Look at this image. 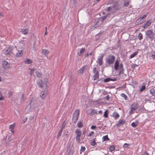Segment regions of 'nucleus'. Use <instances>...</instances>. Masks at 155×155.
<instances>
[{
  "instance_id": "6",
  "label": "nucleus",
  "mask_w": 155,
  "mask_h": 155,
  "mask_svg": "<svg viewBox=\"0 0 155 155\" xmlns=\"http://www.w3.org/2000/svg\"><path fill=\"white\" fill-rule=\"evenodd\" d=\"M154 34L151 30H148L147 32V35L151 40H152L154 37Z\"/></svg>"
},
{
  "instance_id": "38",
  "label": "nucleus",
  "mask_w": 155,
  "mask_h": 155,
  "mask_svg": "<svg viewBox=\"0 0 155 155\" xmlns=\"http://www.w3.org/2000/svg\"><path fill=\"white\" fill-rule=\"evenodd\" d=\"M63 130H62V129H60V130H59L58 134L57 135V137L58 138L61 135V134Z\"/></svg>"
},
{
  "instance_id": "50",
  "label": "nucleus",
  "mask_w": 155,
  "mask_h": 155,
  "mask_svg": "<svg viewBox=\"0 0 155 155\" xmlns=\"http://www.w3.org/2000/svg\"><path fill=\"white\" fill-rule=\"evenodd\" d=\"M65 126V124H64V123H63V124L62 125V127L61 128V129H62V130H63V129L64 128Z\"/></svg>"
},
{
  "instance_id": "1",
  "label": "nucleus",
  "mask_w": 155,
  "mask_h": 155,
  "mask_svg": "<svg viewBox=\"0 0 155 155\" xmlns=\"http://www.w3.org/2000/svg\"><path fill=\"white\" fill-rule=\"evenodd\" d=\"M120 61L116 60L114 64V69L116 71L118 70H119V74L123 73L124 68L123 65L122 63H120Z\"/></svg>"
},
{
  "instance_id": "19",
  "label": "nucleus",
  "mask_w": 155,
  "mask_h": 155,
  "mask_svg": "<svg viewBox=\"0 0 155 155\" xmlns=\"http://www.w3.org/2000/svg\"><path fill=\"white\" fill-rule=\"evenodd\" d=\"M28 30L27 29H22L21 32L24 35H26L28 33Z\"/></svg>"
},
{
  "instance_id": "26",
  "label": "nucleus",
  "mask_w": 155,
  "mask_h": 155,
  "mask_svg": "<svg viewBox=\"0 0 155 155\" xmlns=\"http://www.w3.org/2000/svg\"><path fill=\"white\" fill-rule=\"evenodd\" d=\"M138 53V51H136L134 52L129 57V58L131 59L133 58Z\"/></svg>"
},
{
  "instance_id": "12",
  "label": "nucleus",
  "mask_w": 155,
  "mask_h": 155,
  "mask_svg": "<svg viewBox=\"0 0 155 155\" xmlns=\"http://www.w3.org/2000/svg\"><path fill=\"white\" fill-rule=\"evenodd\" d=\"M125 123V120H120L118 121V123L117 124V127H118L124 124Z\"/></svg>"
},
{
  "instance_id": "41",
  "label": "nucleus",
  "mask_w": 155,
  "mask_h": 155,
  "mask_svg": "<svg viewBox=\"0 0 155 155\" xmlns=\"http://www.w3.org/2000/svg\"><path fill=\"white\" fill-rule=\"evenodd\" d=\"M35 70V69H31L30 72V74L31 75H32L34 74V72Z\"/></svg>"
},
{
  "instance_id": "20",
  "label": "nucleus",
  "mask_w": 155,
  "mask_h": 155,
  "mask_svg": "<svg viewBox=\"0 0 155 155\" xmlns=\"http://www.w3.org/2000/svg\"><path fill=\"white\" fill-rule=\"evenodd\" d=\"M85 50L84 48H81V49L79 52L78 54V55L80 56H82V54L85 52Z\"/></svg>"
},
{
  "instance_id": "36",
  "label": "nucleus",
  "mask_w": 155,
  "mask_h": 155,
  "mask_svg": "<svg viewBox=\"0 0 155 155\" xmlns=\"http://www.w3.org/2000/svg\"><path fill=\"white\" fill-rule=\"evenodd\" d=\"M107 112L108 110H107L104 112V114L103 115V116L105 118H107L108 117V113H107Z\"/></svg>"
},
{
  "instance_id": "10",
  "label": "nucleus",
  "mask_w": 155,
  "mask_h": 155,
  "mask_svg": "<svg viewBox=\"0 0 155 155\" xmlns=\"http://www.w3.org/2000/svg\"><path fill=\"white\" fill-rule=\"evenodd\" d=\"M104 57V55H103L101 57L99 58L97 61V63L99 66H101L103 64V59Z\"/></svg>"
},
{
  "instance_id": "60",
  "label": "nucleus",
  "mask_w": 155,
  "mask_h": 155,
  "mask_svg": "<svg viewBox=\"0 0 155 155\" xmlns=\"http://www.w3.org/2000/svg\"><path fill=\"white\" fill-rule=\"evenodd\" d=\"M47 31H46L45 32V35H47Z\"/></svg>"
},
{
  "instance_id": "45",
  "label": "nucleus",
  "mask_w": 155,
  "mask_h": 155,
  "mask_svg": "<svg viewBox=\"0 0 155 155\" xmlns=\"http://www.w3.org/2000/svg\"><path fill=\"white\" fill-rule=\"evenodd\" d=\"M44 93L43 92H42L41 93V97L43 99L44 97H45V96H44Z\"/></svg>"
},
{
  "instance_id": "29",
  "label": "nucleus",
  "mask_w": 155,
  "mask_h": 155,
  "mask_svg": "<svg viewBox=\"0 0 155 155\" xmlns=\"http://www.w3.org/2000/svg\"><path fill=\"white\" fill-rule=\"evenodd\" d=\"M116 80H112L111 79H110V78H107L106 79H104V82H108L109 81H114Z\"/></svg>"
},
{
  "instance_id": "47",
  "label": "nucleus",
  "mask_w": 155,
  "mask_h": 155,
  "mask_svg": "<svg viewBox=\"0 0 155 155\" xmlns=\"http://www.w3.org/2000/svg\"><path fill=\"white\" fill-rule=\"evenodd\" d=\"M96 127V126H94V125H93V126H92L91 127V128L92 129H95Z\"/></svg>"
},
{
  "instance_id": "61",
  "label": "nucleus",
  "mask_w": 155,
  "mask_h": 155,
  "mask_svg": "<svg viewBox=\"0 0 155 155\" xmlns=\"http://www.w3.org/2000/svg\"><path fill=\"white\" fill-rule=\"evenodd\" d=\"M0 16H3V15L2 14H1V13H0Z\"/></svg>"
},
{
  "instance_id": "15",
  "label": "nucleus",
  "mask_w": 155,
  "mask_h": 155,
  "mask_svg": "<svg viewBox=\"0 0 155 155\" xmlns=\"http://www.w3.org/2000/svg\"><path fill=\"white\" fill-rule=\"evenodd\" d=\"M15 125V124L14 123L13 124L10 125L9 126V128L10 129L11 131L13 134H14V128Z\"/></svg>"
},
{
  "instance_id": "2",
  "label": "nucleus",
  "mask_w": 155,
  "mask_h": 155,
  "mask_svg": "<svg viewBox=\"0 0 155 155\" xmlns=\"http://www.w3.org/2000/svg\"><path fill=\"white\" fill-rule=\"evenodd\" d=\"M13 56H15L17 57H21L23 55V51L22 50H18L16 47L13 48Z\"/></svg>"
},
{
  "instance_id": "25",
  "label": "nucleus",
  "mask_w": 155,
  "mask_h": 155,
  "mask_svg": "<svg viewBox=\"0 0 155 155\" xmlns=\"http://www.w3.org/2000/svg\"><path fill=\"white\" fill-rule=\"evenodd\" d=\"M150 92L151 94L152 95V96H155V90L153 88L151 89L150 90Z\"/></svg>"
},
{
  "instance_id": "58",
  "label": "nucleus",
  "mask_w": 155,
  "mask_h": 155,
  "mask_svg": "<svg viewBox=\"0 0 155 155\" xmlns=\"http://www.w3.org/2000/svg\"><path fill=\"white\" fill-rule=\"evenodd\" d=\"M24 94H22V96H21V98H22V99H24Z\"/></svg>"
},
{
  "instance_id": "54",
  "label": "nucleus",
  "mask_w": 155,
  "mask_h": 155,
  "mask_svg": "<svg viewBox=\"0 0 155 155\" xmlns=\"http://www.w3.org/2000/svg\"><path fill=\"white\" fill-rule=\"evenodd\" d=\"M141 155H149V154L145 152L142 154Z\"/></svg>"
},
{
  "instance_id": "11",
  "label": "nucleus",
  "mask_w": 155,
  "mask_h": 155,
  "mask_svg": "<svg viewBox=\"0 0 155 155\" xmlns=\"http://www.w3.org/2000/svg\"><path fill=\"white\" fill-rule=\"evenodd\" d=\"M151 23V21L150 20H149L147 21L146 23H145L143 27L144 28H146L148 26H150Z\"/></svg>"
},
{
  "instance_id": "24",
  "label": "nucleus",
  "mask_w": 155,
  "mask_h": 155,
  "mask_svg": "<svg viewBox=\"0 0 155 155\" xmlns=\"http://www.w3.org/2000/svg\"><path fill=\"white\" fill-rule=\"evenodd\" d=\"M113 116L115 119H117L119 116V114L116 112H114L113 114Z\"/></svg>"
},
{
  "instance_id": "5",
  "label": "nucleus",
  "mask_w": 155,
  "mask_h": 155,
  "mask_svg": "<svg viewBox=\"0 0 155 155\" xmlns=\"http://www.w3.org/2000/svg\"><path fill=\"white\" fill-rule=\"evenodd\" d=\"M137 104L134 103L132 104L130 107V110L129 112L130 114H132L134 113V111L137 108Z\"/></svg>"
},
{
  "instance_id": "44",
  "label": "nucleus",
  "mask_w": 155,
  "mask_h": 155,
  "mask_svg": "<svg viewBox=\"0 0 155 155\" xmlns=\"http://www.w3.org/2000/svg\"><path fill=\"white\" fill-rule=\"evenodd\" d=\"M129 4V2H128L125 3H124V7H127L128 6Z\"/></svg>"
},
{
  "instance_id": "13",
  "label": "nucleus",
  "mask_w": 155,
  "mask_h": 155,
  "mask_svg": "<svg viewBox=\"0 0 155 155\" xmlns=\"http://www.w3.org/2000/svg\"><path fill=\"white\" fill-rule=\"evenodd\" d=\"M42 53L45 56L47 57L48 54L50 53L49 51L46 49H43L42 51Z\"/></svg>"
},
{
  "instance_id": "40",
  "label": "nucleus",
  "mask_w": 155,
  "mask_h": 155,
  "mask_svg": "<svg viewBox=\"0 0 155 155\" xmlns=\"http://www.w3.org/2000/svg\"><path fill=\"white\" fill-rule=\"evenodd\" d=\"M81 136H76V140L78 143H80L81 141L80 138Z\"/></svg>"
},
{
  "instance_id": "64",
  "label": "nucleus",
  "mask_w": 155,
  "mask_h": 155,
  "mask_svg": "<svg viewBox=\"0 0 155 155\" xmlns=\"http://www.w3.org/2000/svg\"><path fill=\"white\" fill-rule=\"evenodd\" d=\"M92 53H90L89 54L90 55H92Z\"/></svg>"
},
{
  "instance_id": "14",
  "label": "nucleus",
  "mask_w": 155,
  "mask_h": 155,
  "mask_svg": "<svg viewBox=\"0 0 155 155\" xmlns=\"http://www.w3.org/2000/svg\"><path fill=\"white\" fill-rule=\"evenodd\" d=\"M24 62L25 64H29L32 63V61L28 58H26L25 59Z\"/></svg>"
},
{
  "instance_id": "30",
  "label": "nucleus",
  "mask_w": 155,
  "mask_h": 155,
  "mask_svg": "<svg viewBox=\"0 0 155 155\" xmlns=\"http://www.w3.org/2000/svg\"><path fill=\"white\" fill-rule=\"evenodd\" d=\"M102 140H103V141H104L105 140H109V139L107 135L106 136H104L102 137Z\"/></svg>"
},
{
  "instance_id": "56",
  "label": "nucleus",
  "mask_w": 155,
  "mask_h": 155,
  "mask_svg": "<svg viewBox=\"0 0 155 155\" xmlns=\"http://www.w3.org/2000/svg\"><path fill=\"white\" fill-rule=\"evenodd\" d=\"M46 82L48 83V79L47 78H45L44 80Z\"/></svg>"
},
{
  "instance_id": "51",
  "label": "nucleus",
  "mask_w": 155,
  "mask_h": 155,
  "mask_svg": "<svg viewBox=\"0 0 155 155\" xmlns=\"http://www.w3.org/2000/svg\"><path fill=\"white\" fill-rule=\"evenodd\" d=\"M111 8V7H108L107 10V11H110V10Z\"/></svg>"
},
{
  "instance_id": "28",
  "label": "nucleus",
  "mask_w": 155,
  "mask_h": 155,
  "mask_svg": "<svg viewBox=\"0 0 155 155\" xmlns=\"http://www.w3.org/2000/svg\"><path fill=\"white\" fill-rule=\"evenodd\" d=\"M96 140V138H95L94 139V140L90 143L91 145V146H95L96 145V143L95 142Z\"/></svg>"
},
{
  "instance_id": "33",
  "label": "nucleus",
  "mask_w": 155,
  "mask_h": 155,
  "mask_svg": "<svg viewBox=\"0 0 155 155\" xmlns=\"http://www.w3.org/2000/svg\"><path fill=\"white\" fill-rule=\"evenodd\" d=\"M138 38L140 40H141L143 39V35L141 33H140L138 35Z\"/></svg>"
},
{
  "instance_id": "22",
  "label": "nucleus",
  "mask_w": 155,
  "mask_h": 155,
  "mask_svg": "<svg viewBox=\"0 0 155 155\" xmlns=\"http://www.w3.org/2000/svg\"><path fill=\"white\" fill-rule=\"evenodd\" d=\"M138 123V121L136 120L135 122H133L131 123V126L133 127H135L137 126Z\"/></svg>"
},
{
  "instance_id": "3",
  "label": "nucleus",
  "mask_w": 155,
  "mask_h": 155,
  "mask_svg": "<svg viewBox=\"0 0 155 155\" xmlns=\"http://www.w3.org/2000/svg\"><path fill=\"white\" fill-rule=\"evenodd\" d=\"M115 57L113 55L110 54L107 56L106 60V63L109 65L112 64L114 62Z\"/></svg>"
},
{
  "instance_id": "34",
  "label": "nucleus",
  "mask_w": 155,
  "mask_h": 155,
  "mask_svg": "<svg viewBox=\"0 0 155 155\" xmlns=\"http://www.w3.org/2000/svg\"><path fill=\"white\" fill-rule=\"evenodd\" d=\"M120 95L122 97H123L125 100H127V97L126 95L122 93Z\"/></svg>"
},
{
  "instance_id": "53",
  "label": "nucleus",
  "mask_w": 155,
  "mask_h": 155,
  "mask_svg": "<svg viewBox=\"0 0 155 155\" xmlns=\"http://www.w3.org/2000/svg\"><path fill=\"white\" fill-rule=\"evenodd\" d=\"M4 97L3 96H1V97H0V100H4Z\"/></svg>"
},
{
  "instance_id": "21",
  "label": "nucleus",
  "mask_w": 155,
  "mask_h": 155,
  "mask_svg": "<svg viewBox=\"0 0 155 155\" xmlns=\"http://www.w3.org/2000/svg\"><path fill=\"white\" fill-rule=\"evenodd\" d=\"M35 73L38 78H42V74L40 72L36 71Z\"/></svg>"
},
{
  "instance_id": "16",
  "label": "nucleus",
  "mask_w": 155,
  "mask_h": 155,
  "mask_svg": "<svg viewBox=\"0 0 155 155\" xmlns=\"http://www.w3.org/2000/svg\"><path fill=\"white\" fill-rule=\"evenodd\" d=\"M37 84L41 87H43V83L42 80L41 79L38 80L37 81Z\"/></svg>"
},
{
  "instance_id": "39",
  "label": "nucleus",
  "mask_w": 155,
  "mask_h": 155,
  "mask_svg": "<svg viewBox=\"0 0 155 155\" xmlns=\"http://www.w3.org/2000/svg\"><path fill=\"white\" fill-rule=\"evenodd\" d=\"M145 89V84L142 86L140 89V92H142Z\"/></svg>"
},
{
  "instance_id": "18",
  "label": "nucleus",
  "mask_w": 155,
  "mask_h": 155,
  "mask_svg": "<svg viewBox=\"0 0 155 155\" xmlns=\"http://www.w3.org/2000/svg\"><path fill=\"white\" fill-rule=\"evenodd\" d=\"M79 114L80 110L78 109H77L75 110L73 114V116L78 117Z\"/></svg>"
},
{
  "instance_id": "4",
  "label": "nucleus",
  "mask_w": 155,
  "mask_h": 155,
  "mask_svg": "<svg viewBox=\"0 0 155 155\" xmlns=\"http://www.w3.org/2000/svg\"><path fill=\"white\" fill-rule=\"evenodd\" d=\"M86 113L87 114L92 116L94 114H97V110L90 108L87 110Z\"/></svg>"
},
{
  "instance_id": "37",
  "label": "nucleus",
  "mask_w": 155,
  "mask_h": 155,
  "mask_svg": "<svg viewBox=\"0 0 155 155\" xmlns=\"http://www.w3.org/2000/svg\"><path fill=\"white\" fill-rule=\"evenodd\" d=\"M85 147H81V149L80 150V153H81L82 152L85 151Z\"/></svg>"
},
{
  "instance_id": "43",
  "label": "nucleus",
  "mask_w": 155,
  "mask_h": 155,
  "mask_svg": "<svg viewBox=\"0 0 155 155\" xmlns=\"http://www.w3.org/2000/svg\"><path fill=\"white\" fill-rule=\"evenodd\" d=\"M94 134V131H92L88 135V137H90L93 135Z\"/></svg>"
},
{
  "instance_id": "8",
  "label": "nucleus",
  "mask_w": 155,
  "mask_h": 155,
  "mask_svg": "<svg viewBox=\"0 0 155 155\" xmlns=\"http://www.w3.org/2000/svg\"><path fill=\"white\" fill-rule=\"evenodd\" d=\"M2 66L5 69H8L10 67V64L7 61H2Z\"/></svg>"
},
{
  "instance_id": "46",
  "label": "nucleus",
  "mask_w": 155,
  "mask_h": 155,
  "mask_svg": "<svg viewBox=\"0 0 155 155\" xmlns=\"http://www.w3.org/2000/svg\"><path fill=\"white\" fill-rule=\"evenodd\" d=\"M138 65L136 64H133L131 65V67L133 68H135V67H137Z\"/></svg>"
},
{
  "instance_id": "63",
  "label": "nucleus",
  "mask_w": 155,
  "mask_h": 155,
  "mask_svg": "<svg viewBox=\"0 0 155 155\" xmlns=\"http://www.w3.org/2000/svg\"><path fill=\"white\" fill-rule=\"evenodd\" d=\"M153 46H154V47H155V43H154L153 44Z\"/></svg>"
},
{
  "instance_id": "55",
  "label": "nucleus",
  "mask_w": 155,
  "mask_h": 155,
  "mask_svg": "<svg viewBox=\"0 0 155 155\" xmlns=\"http://www.w3.org/2000/svg\"><path fill=\"white\" fill-rule=\"evenodd\" d=\"M96 68H94L93 71L94 73H95L97 71H96Z\"/></svg>"
},
{
  "instance_id": "17",
  "label": "nucleus",
  "mask_w": 155,
  "mask_h": 155,
  "mask_svg": "<svg viewBox=\"0 0 155 155\" xmlns=\"http://www.w3.org/2000/svg\"><path fill=\"white\" fill-rule=\"evenodd\" d=\"M94 73L95 74L93 78L94 81L98 79L99 78V72L98 71H97L96 72Z\"/></svg>"
},
{
  "instance_id": "52",
  "label": "nucleus",
  "mask_w": 155,
  "mask_h": 155,
  "mask_svg": "<svg viewBox=\"0 0 155 155\" xmlns=\"http://www.w3.org/2000/svg\"><path fill=\"white\" fill-rule=\"evenodd\" d=\"M106 17H107V16H104L102 18V21H103L105 19H106Z\"/></svg>"
},
{
  "instance_id": "57",
  "label": "nucleus",
  "mask_w": 155,
  "mask_h": 155,
  "mask_svg": "<svg viewBox=\"0 0 155 155\" xmlns=\"http://www.w3.org/2000/svg\"><path fill=\"white\" fill-rule=\"evenodd\" d=\"M102 111H101V110H100V111H99V114H102Z\"/></svg>"
},
{
  "instance_id": "31",
  "label": "nucleus",
  "mask_w": 155,
  "mask_h": 155,
  "mask_svg": "<svg viewBox=\"0 0 155 155\" xmlns=\"http://www.w3.org/2000/svg\"><path fill=\"white\" fill-rule=\"evenodd\" d=\"M151 57L154 60L155 59V51H152L151 52Z\"/></svg>"
},
{
  "instance_id": "7",
  "label": "nucleus",
  "mask_w": 155,
  "mask_h": 155,
  "mask_svg": "<svg viewBox=\"0 0 155 155\" xmlns=\"http://www.w3.org/2000/svg\"><path fill=\"white\" fill-rule=\"evenodd\" d=\"M13 48H10L6 50L4 52L5 54L8 55L13 56Z\"/></svg>"
},
{
  "instance_id": "35",
  "label": "nucleus",
  "mask_w": 155,
  "mask_h": 155,
  "mask_svg": "<svg viewBox=\"0 0 155 155\" xmlns=\"http://www.w3.org/2000/svg\"><path fill=\"white\" fill-rule=\"evenodd\" d=\"M78 117H77L73 116L72 119L75 122H76L78 120Z\"/></svg>"
},
{
  "instance_id": "49",
  "label": "nucleus",
  "mask_w": 155,
  "mask_h": 155,
  "mask_svg": "<svg viewBox=\"0 0 155 155\" xmlns=\"http://www.w3.org/2000/svg\"><path fill=\"white\" fill-rule=\"evenodd\" d=\"M129 145V144L125 143L124 145V147H127Z\"/></svg>"
},
{
  "instance_id": "9",
  "label": "nucleus",
  "mask_w": 155,
  "mask_h": 155,
  "mask_svg": "<svg viewBox=\"0 0 155 155\" xmlns=\"http://www.w3.org/2000/svg\"><path fill=\"white\" fill-rule=\"evenodd\" d=\"M87 65H85L81 68L80 69H79L78 71V74H82L84 71L87 69Z\"/></svg>"
},
{
  "instance_id": "32",
  "label": "nucleus",
  "mask_w": 155,
  "mask_h": 155,
  "mask_svg": "<svg viewBox=\"0 0 155 155\" xmlns=\"http://www.w3.org/2000/svg\"><path fill=\"white\" fill-rule=\"evenodd\" d=\"M115 149V147L113 145L110 146L109 148V150L111 152H112V151H114Z\"/></svg>"
},
{
  "instance_id": "48",
  "label": "nucleus",
  "mask_w": 155,
  "mask_h": 155,
  "mask_svg": "<svg viewBox=\"0 0 155 155\" xmlns=\"http://www.w3.org/2000/svg\"><path fill=\"white\" fill-rule=\"evenodd\" d=\"M106 100H108L109 99V95H107L105 97Z\"/></svg>"
},
{
  "instance_id": "27",
  "label": "nucleus",
  "mask_w": 155,
  "mask_h": 155,
  "mask_svg": "<svg viewBox=\"0 0 155 155\" xmlns=\"http://www.w3.org/2000/svg\"><path fill=\"white\" fill-rule=\"evenodd\" d=\"M77 125L79 128H81L83 127L82 123L81 121L78 122Z\"/></svg>"
},
{
  "instance_id": "42",
  "label": "nucleus",
  "mask_w": 155,
  "mask_h": 155,
  "mask_svg": "<svg viewBox=\"0 0 155 155\" xmlns=\"http://www.w3.org/2000/svg\"><path fill=\"white\" fill-rule=\"evenodd\" d=\"M147 17V15H144L143 17L140 18L139 19H138V20H140L141 19H143L144 18H146Z\"/></svg>"
},
{
  "instance_id": "59",
  "label": "nucleus",
  "mask_w": 155,
  "mask_h": 155,
  "mask_svg": "<svg viewBox=\"0 0 155 155\" xmlns=\"http://www.w3.org/2000/svg\"><path fill=\"white\" fill-rule=\"evenodd\" d=\"M89 55V54H87L85 55V56L86 57H88Z\"/></svg>"
},
{
  "instance_id": "62",
  "label": "nucleus",
  "mask_w": 155,
  "mask_h": 155,
  "mask_svg": "<svg viewBox=\"0 0 155 155\" xmlns=\"http://www.w3.org/2000/svg\"><path fill=\"white\" fill-rule=\"evenodd\" d=\"M45 29H46V31H47V27H46Z\"/></svg>"
},
{
  "instance_id": "23",
  "label": "nucleus",
  "mask_w": 155,
  "mask_h": 155,
  "mask_svg": "<svg viewBox=\"0 0 155 155\" xmlns=\"http://www.w3.org/2000/svg\"><path fill=\"white\" fill-rule=\"evenodd\" d=\"M76 133L77 135L76 136H81V131L79 129H77L76 131Z\"/></svg>"
}]
</instances>
